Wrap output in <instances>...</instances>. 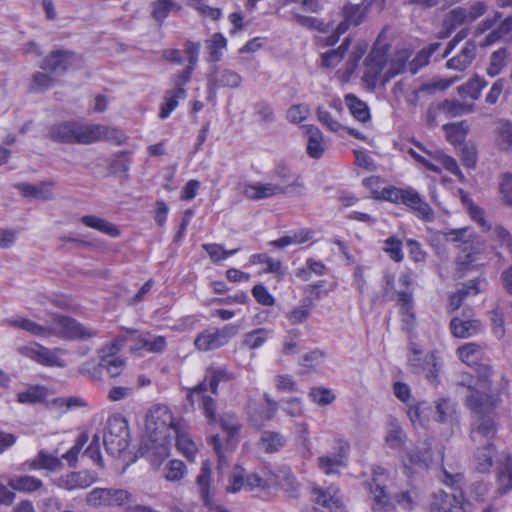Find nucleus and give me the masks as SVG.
I'll use <instances>...</instances> for the list:
<instances>
[{"label":"nucleus","instance_id":"nucleus-3","mask_svg":"<svg viewBox=\"0 0 512 512\" xmlns=\"http://www.w3.org/2000/svg\"><path fill=\"white\" fill-rule=\"evenodd\" d=\"M376 199H382L394 204H404L410 208L419 219L425 222H431L434 219V212L431 206L424 201L420 194L412 187L398 188L388 186L383 188L380 195L375 196Z\"/></svg>","mask_w":512,"mask_h":512},{"label":"nucleus","instance_id":"nucleus-50","mask_svg":"<svg viewBox=\"0 0 512 512\" xmlns=\"http://www.w3.org/2000/svg\"><path fill=\"white\" fill-rule=\"evenodd\" d=\"M186 95H180L174 90H168L164 97V102L161 104L159 117L166 119L170 116L172 111L178 106V100L184 98Z\"/></svg>","mask_w":512,"mask_h":512},{"label":"nucleus","instance_id":"nucleus-64","mask_svg":"<svg viewBox=\"0 0 512 512\" xmlns=\"http://www.w3.org/2000/svg\"><path fill=\"white\" fill-rule=\"evenodd\" d=\"M500 194L505 204L512 206V174L505 173L500 181Z\"/></svg>","mask_w":512,"mask_h":512},{"label":"nucleus","instance_id":"nucleus-35","mask_svg":"<svg viewBox=\"0 0 512 512\" xmlns=\"http://www.w3.org/2000/svg\"><path fill=\"white\" fill-rule=\"evenodd\" d=\"M48 390L41 385L29 386L26 391L17 394V401L21 404H38L46 401Z\"/></svg>","mask_w":512,"mask_h":512},{"label":"nucleus","instance_id":"nucleus-56","mask_svg":"<svg viewBox=\"0 0 512 512\" xmlns=\"http://www.w3.org/2000/svg\"><path fill=\"white\" fill-rule=\"evenodd\" d=\"M152 6V17L159 24H162L172 8L176 6V4L172 0H156L153 2Z\"/></svg>","mask_w":512,"mask_h":512},{"label":"nucleus","instance_id":"nucleus-42","mask_svg":"<svg viewBox=\"0 0 512 512\" xmlns=\"http://www.w3.org/2000/svg\"><path fill=\"white\" fill-rule=\"evenodd\" d=\"M175 434L176 446L187 458L193 457L197 451L195 443L191 440L190 436L179 428L175 427L173 431Z\"/></svg>","mask_w":512,"mask_h":512},{"label":"nucleus","instance_id":"nucleus-32","mask_svg":"<svg viewBox=\"0 0 512 512\" xmlns=\"http://www.w3.org/2000/svg\"><path fill=\"white\" fill-rule=\"evenodd\" d=\"M496 144L503 151H512V122L500 119L495 128Z\"/></svg>","mask_w":512,"mask_h":512},{"label":"nucleus","instance_id":"nucleus-2","mask_svg":"<svg viewBox=\"0 0 512 512\" xmlns=\"http://www.w3.org/2000/svg\"><path fill=\"white\" fill-rule=\"evenodd\" d=\"M469 394L466 396L465 404L474 414L471 438L476 441L478 436L485 439L494 438L496 434L495 408L497 397L472 388L469 384Z\"/></svg>","mask_w":512,"mask_h":512},{"label":"nucleus","instance_id":"nucleus-61","mask_svg":"<svg viewBox=\"0 0 512 512\" xmlns=\"http://www.w3.org/2000/svg\"><path fill=\"white\" fill-rule=\"evenodd\" d=\"M437 109L449 117H455L464 113V105L457 100L445 99L437 105Z\"/></svg>","mask_w":512,"mask_h":512},{"label":"nucleus","instance_id":"nucleus-16","mask_svg":"<svg viewBox=\"0 0 512 512\" xmlns=\"http://www.w3.org/2000/svg\"><path fill=\"white\" fill-rule=\"evenodd\" d=\"M370 493L372 494L373 512H395V502L392 493L387 492L383 483L370 484Z\"/></svg>","mask_w":512,"mask_h":512},{"label":"nucleus","instance_id":"nucleus-19","mask_svg":"<svg viewBox=\"0 0 512 512\" xmlns=\"http://www.w3.org/2000/svg\"><path fill=\"white\" fill-rule=\"evenodd\" d=\"M477 53V46L473 40H468L461 52L449 59L446 62V67L449 69L464 71L475 59Z\"/></svg>","mask_w":512,"mask_h":512},{"label":"nucleus","instance_id":"nucleus-52","mask_svg":"<svg viewBox=\"0 0 512 512\" xmlns=\"http://www.w3.org/2000/svg\"><path fill=\"white\" fill-rule=\"evenodd\" d=\"M268 335V330L265 328H258L245 334L242 344L250 349H257L261 347Z\"/></svg>","mask_w":512,"mask_h":512},{"label":"nucleus","instance_id":"nucleus-55","mask_svg":"<svg viewBox=\"0 0 512 512\" xmlns=\"http://www.w3.org/2000/svg\"><path fill=\"white\" fill-rule=\"evenodd\" d=\"M309 397L320 406L331 404L335 400L332 390L324 387H313L309 391Z\"/></svg>","mask_w":512,"mask_h":512},{"label":"nucleus","instance_id":"nucleus-20","mask_svg":"<svg viewBox=\"0 0 512 512\" xmlns=\"http://www.w3.org/2000/svg\"><path fill=\"white\" fill-rule=\"evenodd\" d=\"M449 327L453 336L457 338H468L480 332L482 325L479 320H463L461 318L454 317L450 321Z\"/></svg>","mask_w":512,"mask_h":512},{"label":"nucleus","instance_id":"nucleus-54","mask_svg":"<svg viewBox=\"0 0 512 512\" xmlns=\"http://www.w3.org/2000/svg\"><path fill=\"white\" fill-rule=\"evenodd\" d=\"M206 392L207 384L202 382H199L196 386L189 389L186 400L191 410H195V405L198 404L199 406L204 401V399L208 397Z\"/></svg>","mask_w":512,"mask_h":512},{"label":"nucleus","instance_id":"nucleus-31","mask_svg":"<svg viewBox=\"0 0 512 512\" xmlns=\"http://www.w3.org/2000/svg\"><path fill=\"white\" fill-rule=\"evenodd\" d=\"M109 356L101 358L97 366H93V377L100 378L103 369H106L110 377L115 378L121 374L123 367L125 366V360L122 358L109 359Z\"/></svg>","mask_w":512,"mask_h":512},{"label":"nucleus","instance_id":"nucleus-30","mask_svg":"<svg viewBox=\"0 0 512 512\" xmlns=\"http://www.w3.org/2000/svg\"><path fill=\"white\" fill-rule=\"evenodd\" d=\"M344 100L350 113L357 121L366 123L370 120L371 115L368 105L355 94H346Z\"/></svg>","mask_w":512,"mask_h":512},{"label":"nucleus","instance_id":"nucleus-34","mask_svg":"<svg viewBox=\"0 0 512 512\" xmlns=\"http://www.w3.org/2000/svg\"><path fill=\"white\" fill-rule=\"evenodd\" d=\"M314 496L317 504H320L331 510H337L342 507V501L338 495V491L333 487H329L327 490L320 488L314 489Z\"/></svg>","mask_w":512,"mask_h":512},{"label":"nucleus","instance_id":"nucleus-10","mask_svg":"<svg viewBox=\"0 0 512 512\" xmlns=\"http://www.w3.org/2000/svg\"><path fill=\"white\" fill-rule=\"evenodd\" d=\"M76 54L70 50L58 49L50 52L40 68L55 77L64 75L75 62Z\"/></svg>","mask_w":512,"mask_h":512},{"label":"nucleus","instance_id":"nucleus-40","mask_svg":"<svg viewBox=\"0 0 512 512\" xmlns=\"http://www.w3.org/2000/svg\"><path fill=\"white\" fill-rule=\"evenodd\" d=\"M487 85V82L475 75L468 82L458 87V93L462 97H470L474 100L479 99L481 90Z\"/></svg>","mask_w":512,"mask_h":512},{"label":"nucleus","instance_id":"nucleus-6","mask_svg":"<svg viewBox=\"0 0 512 512\" xmlns=\"http://www.w3.org/2000/svg\"><path fill=\"white\" fill-rule=\"evenodd\" d=\"M103 443L108 454L119 457L129 445L128 423L120 414L110 416L107 420Z\"/></svg>","mask_w":512,"mask_h":512},{"label":"nucleus","instance_id":"nucleus-5","mask_svg":"<svg viewBox=\"0 0 512 512\" xmlns=\"http://www.w3.org/2000/svg\"><path fill=\"white\" fill-rule=\"evenodd\" d=\"M90 125L81 124L78 121H60L48 127L46 137L58 144H89Z\"/></svg>","mask_w":512,"mask_h":512},{"label":"nucleus","instance_id":"nucleus-13","mask_svg":"<svg viewBox=\"0 0 512 512\" xmlns=\"http://www.w3.org/2000/svg\"><path fill=\"white\" fill-rule=\"evenodd\" d=\"M242 77L231 69L219 71L214 65L207 76V89L210 95H215L217 87L237 88L241 85Z\"/></svg>","mask_w":512,"mask_h":512},{"label":"nucleus","instance_id":"nucleus-25","mask_svg":"<svg viewBox=\"0 0 512 512\" xmlns=\"http://www.w3.org/2000/svg\"><path fill=\"white\" fill-rule=\"evenodd\" d=\"M234 379V376L232 373H230L226 368L224 367H209L206 370L204 379L201 381L202 383L207 384V390L210 389V391L213 394H218V386L221 382H228Z\"/></svg>","mask_w":512,"mask_h":512},{"label":"nucleus","instance_id":"nucleus-17","mask_svg":"<svg viewBox=\"0 0 512 512\" xmlns=\"http://www.w3.org/2000/svg\"><path fill=\"white\" fill-rule=\"evenodd\" d=\"M286 193L287 187L273 183L248 184L244 188L245 197L254 201Z\"/></svg>","mask_w":512,"mask_h":512},{"label":"nucleus","instance_id":"nucleus-62","mask_svg":"<svg viewBox=\"0 0 512 512\" xmlns=\"http://www.w3.org/2000/svg\"><path fill=\"white\" fill-rule=\"evenodd\" d=\"M255 114L263 123H272L275 120L272 106L267 101H259L253 105Z\"/></svg>","mask_w":512,"mask_h":512},{"label":"nucleus","instance_id":"nucleus-48","mask_svg":"<svg viewBox=\"0 0 512 512\" xmlns=\"http://www.w3.org/2000/svg\"><path fill=\"white\" fill-rule=\"evenodd\" d=\"M166 338L164 336H157L154 340H149L141 337L138 340V345L132 350L144 349L151 353H162L166 349Z\"/></svg>","mask_w":512,"mask_h":512},{"label":"nucleus","instance_id":"nucleus-33","mask_svg":"<svg viewBox=\"0 0 512 512\" xmlns=\"http://www.w3.org/2000/svg\"><path fill=\"white\" fill-rule=\"evenodd\" d=\"M194 345L198 350L204 352L215 350L224 346L215 328L205 330L198 334L194 340Z\"/></svg>","mask_w":512,"mask_h":512},{"label":"nucleus","instance_id":"nucleus-44","mask_svg":"<svg viewBox=\"0 0 512 512\" xmlns=\"http://www.w3.org/2000/svg\"><path fill=\"white\" fill-rule=\"evenodd\" d=\"M31 357L42 365L63 367V360L43 346H40L38 350H33Z\"/></svg>","mask_w":512,"mask_h":512},{"label":"nucleus","instance_id":"nucleus-22","mask_svg":"<svg viewBox=\"0 0 512 512\" xmlns=\"http://www.w3.org/2000/svg\"><path fill=\"white\" fill-rule=\"evenodd\" d=\"M492 440L493 438L486 439V444L475 453L474 468L479 473H488L493 465L496 450Z\"/></svg>","mask_w":512,"mask_h":512},{"label":"nucleus","instance_id":"nucleus-37","mask_svg":"<svg viewBox=\"0 0 512 512\" xmlns=\"http://www.w3.org/2000/svg\"><path fill=\"white\" fill-rule=\"evenodd\" d=\"M218 423L227 435V446H233L236 442V436L240 430V424L233 413H227L218 417Z\"/></svg>","mask_w":512,"mask_h":512},{"label":"nucleus","instance_id":"nucleus-4","mask_svg":"<svg viewBox=\"0 0 512 512\" xmlns=\"http://www.w3.org/2000/svg\"><path fill=\"white\" fill-rule=\"evenodd\" d=\"M408 355V367L411 373L424 375L426 380L437 386L440 383V370L442 364L437 351H431L422 357V350L416 343H410Z\"/></svg>","mask_w":512,"mask_h":512},{"label":"nucleus","instance_id":"nucleus-47","mask_svg":"<svg viewBox=\"0 0 512 512\" xmlns=\"http://www.w3.org/2000/svg\"><path fill=\"white\" fill-rule=\"evenodd\" d=\"M443 129L446 131L448 140L453 144L464 142L468 133V127L464 122L445 124Z\"/></svg>","mask_w":512,"mask_h":512},{"label":"nucleus","instance_id":"nucleus-23","mask_svg":"<svg viewBox=\"0 0 512 512\" xmlns=\"http://www.w3.org/2000/svg\"><path fill=\"white\" fill-rule=\"evenodd\" d=\"M90 132L92 135L89 136V144L100 140H109L115 141L118 145H121L125 138L120 130L100 124L90 125L89 133Z\"/></svg>","mask_w":512,"mask_h":512},{"label":"nucleus","instance_id":"nucleus-8","mask_svg":"<svg viewBox=\"0 0 512 512\" xmlns=\"http://www.w3.org/2000/svg\"><path fill=\"white\" fill-rule=\"evenodd\" d=\"M131 499L132 494L125 489L97 487L87 494L86 503L95 508L116 507L130 503Z\"/></svg>","mask_w":512,"mask_h":512},{"label":"nucleus","instance_id":"nucleus-15","mask_svg":"<svg viewBox=\"0 0 512 512\" xmlns=\"http://www.w3.org/2000/svg\"><path fill=\"white\" fill-rule=\"evenodd\" d=\"M98 475L94 471L83 470L77 472H70L66 475L60 476L56 484L58 487L68 491L75 489H85L96 482Z\"/></svg>","mask_w":512,"mask_h":512},{"label":"nucleus","instance_id":"nucleus-27","mask_svg":"<svg viewBox=\"0 0 512 512\" xmlns=\"http://www.w3.org/2000/svg\"><path fill=\"white\" fill-rule=\"evenodd\" d=\"M86 227L98 230L112 238L120 236V230L113 223L95 215H84L80 219Z\"/></svg>","mask_w":512,"mask_h":512},{"label":"nucleus","instance_id":"nucleus-36","mask_svg":"<svg viewBox=\"0 0 512 512\" xmlns=\"http://www.w3.org/2000/svg\"><path fill=\"white\" fill-rule=\"evenodd\" d=\"M395 507L399 506L404 511H412L417 506L418 491L416 487L392 493Z\"/></svg>","mask_w":512,"mask_h":512},{"label":"nucleus","instance_id":"nucleus-26","mask_svg":"<svg viewBox=\"0 0 512 512\" xmlns=\"http://www.w3.org/2000/svg\"><path fill=\"white\" fill-rule=\"evenodd\" d=\"M286 444L285 437L276 431L265 430L261 433L258 445L265 453L272 454L280 451Z\"/></svg>","mask_w":512,"mask_h":512},{"label":"nucleus","instance_id":"nucleus-45","mask_svg":"<svg viewBox=\"0 0 512 512\" xmlns=\"http://www.w3.org/2000/svg\"><path fill=\"white\" fill-rule=\"evenodd\" d=\"M227 45V39L221 33H215L212 40L207 41V48L209 55L207 58L208 62L216 63L221 60L222 53L221 49Z\"/></svg>","mask_w":512,"mask_h":512},{"label":"nucleus","instance_id":"nucleus-12","mask_svg":"<svg viewBox=\"0 0 512 512\" xmlns=\"http://www.w3.org/2000/svg\"><path fill=\"white\" fill-rule=\"evenodd\" d=\"M463 493L435 492L430 503V512H460L465 510Z\"/></svg>","mask_w":512,"mask_h":512},{"label":"nucleus","instance_id":"nucleus-7","mask_svg":"<svg viewBox=\"0 0 512 512\" xmlns=\"http://www.w3.org/2000/svg\"><path fill=\"white\" fill-rule=\"evenodd\" d=\"M51 336L65 340H86L97 335L95 330L85 327L76 319L61 314H54L51 319Z\"/></svg>","mask_w":512,"mask_h":512},{"label":"nucleus","instance_id":"nucleus-60","mask_svg":"<svg viewBox=\"0 0 512 512\" xmlns=\"http://www.w3.org/2000/svg\"><path fill=\"white\" fill-rule=\"evenodd\" d=\"M186 472V465L181 460H171L167 467L165 478L168 481H178L183 478Z\"/></svg>","mask_w":512,"mask_h":512},{"label":"nucleus","instance_id":"nucleus-43","mask_svg":"<svg viewBox=\"0 0 512 512\" xmlns=\"http://www.w3.org/2000/svg\"><path fill=\"white\" fill-rule=\"evenodd\" d=\"M312 299L307 297L302 300L300 307L294 308L287 314V319L291 325L304 323L311 314Z\"/></svg>","mask_w":512,"mask_h":512},{"label":"nucleus","instance_id":"nucleus-51","mask_svg":"<svg viewBox=\"0 0 512 512\" xmlns=\"http://www.w3.org/2000/svg\"><path fill=\"white\" fill-rule=\"evenodd\" d=\"M88 434L86 432H82L77 437L76 443L71 447L63 456L65 460H67L70 467L76 468L77 466V458L82 450L83 446L88 442Z\"/></svg>","mask_w":512,"mask_h":512},{"label":"nucleus","instance_id":"nucleus-11","mask_svg":"<svg viewBox=\"0 0 512 512\" xmlns=\"http://www.w3.org/2000/svg\"><path fill=\"white\" fill-rule=\"evenodd\" d=\"M387 57L383 49H372L364 60V82L372 89L377 86L381 73L386 66Z\"/></svg>","mask_w":512,"mask_h":512},{"label":"nucleus","instance_id":"nucleus-38","mask_svg":"<svg viewBox=\"0 0 512 512\" xmlns=\"http://www.w3.org/2000/svg\"><path fill=\"white\" fill-rule=\"evenodd\" d=\"M9 486L20 492H34L43 486V482L30 475L17 476L9 480Z\"/></svg>","mask_w":512,"mask_h":512},{"label":"nucleus","instance_id":"nucleus-58","mask_svg":"<svg viewBox=\"0 0 512 512\" xmlns=\"http://www.w3.org/2000/svg\"><path fill=\"white\" fill-rule=\"evenodd\" d=\"M296 22L300 24L301 26L315 29L319 32L326 33L330 30L331 25L330 23H325L321 19H318L316 17L311 16H304L297 14L295 16Z\"/></svg>","mask_w":512,"mask_h":512},{"label":"nucleus","instance_id":"nucleus-9","mask_svg":"<svg viewBox=\"0 0 512 512\" xmlns=\"http://www.w3.org/2000/svg\"><path fill=\"white\" fill-rule=\"evenodd\" d=\"M432 457L431 444L427 441L407 449L402 457L405 473L412 476L417 469L426 470L432 462Z\"/></svg>","mask_w":512,"mask_h":512},{"label":"nucleus","instance_id":"nucleus-39","mask_svg":"<svg viewBox=\"0 0 512 512\" xmlns=\"http://www.w3.org/2000/svg\"><path fill=\"white\" fill-rule=\"evenodd\" d=\"M29 467L33 470L46 469L53 471L61 468L62 462L57 457L44 450H40L37 457L29 463Z\"/></svg>","mask_w":512,"mask_h":512},{"label":"nucleus","instance_id":"nucleus-41","mask_svg":"<svg viewBox=\"0 0 512 512\" xmlns=\"http://www.w3.org/2000/svg\"><path fill=\"white\" fill-rule=\"evenodd\" d=\"M211 467L208 460L202 463L200 473L196 482L199 486L201 498L205 506H209V486H210Z\"/></svg>","mask_w":512,"mask_h":512},{"label":"nucleus","instance_id":"nucleus-63","mask_svg":"<svg viewBox=\"0 0 512 512\" xmlns=\"http://www.w3.org/2000/svg\"><path fill=\"white\" fill-rule=\"evenodd\" d=\"M251 292L259 304L263 306H273L275 304V298L268 292L263 284L255 285Z\"/></svg>","mask_w":512,"mask_h":512},{"label":"nucleus","instance_id":"nucleus-18","mask_svg":"<svg viewBox=\"0 0 512 512\" xmlns=\"http://www.w3.org/2000/svg\"><path fill=\"white\" fill-rule=\"evenodd\" d=\"M497 493L505 495L512 491V457L503 455V459L497 462L496 467Z\"/></svg>","mask_w":512,"mask_h":512},{"label":"nucleus","instance_id":"nucleus-14","mask_svg":"<svg viewBox=\"0 0 512 512\" xmlns=\"http://www.w3.org/2000/svg\"><path fill=\"white\" fill-rule=\"evenodd\" d=\"M369 13L363 4L347 1L341 8L343 20L340 22V32H346L350 26H360L366 21Z\"/></svg>","mask_w":512,"mask_h":512},{"label":"nucleus","instance_id":"nucleus-57","mask_svg":"<svg viewBox=\"0 0 512 512\" xmlns=\"http://www.w3.org/2000/svg\"><path fill=\"white\" fill-rule=\"evenodd\" d=\"M468 22L467 10L463 7H457L449 11L444 18V25H449L451 29Z\"/></svg>","mask_w":512,"mask_h":512},{"label":"nucleus","instance_id":"nucleus-29","mask_svg":"<svg viewBox=\"0 0 512 512\" xmlns=\"http://www.w3.org/2000/svg\"><path fill=\"white\" fill-rule=\"evenodd\" d=\"M273 177L277 178L281 182V186L289 188H302L303 184L299 181L300 176L294 172L283 162L280 161L276 164L273 170Z\"/></svg>","mask_w":512,"mask_h":512},{"label":"nucleus","instance_id":"nucleus-21","mask_svg":"<svg viewBox=\"0 0 512 512\" xmlns=\"http://www.w3.org/2000/svg\"><path fill=\"white\" fill-rule=\"evenodd\" d=\"M304 128L307 135L306 152L308 156L313 159L321 158L325 151L321 130L314 125H306Z\"/></svg>","mask_w":512,"mask_h":512},{"label":"nucleus","instance_id":"nucleus-53","mask_svg":"<svg viewBox=\"0 0 512 512\" xmlns=\"http://www.w3.org/2000/svg\"><path fill=\"white\" fill-rule=\"evenodd\" d=\"M435 405L436 409V416L435 420L439 423H445L449 420V418L452 417L453 413L455 412V408L452 405L449 398H440L437 400Z\"/></svg>","mask_w":512,"mask_h":512},{"label":"nucleus","instance_id":"nucleus-24","mask_svg":"<svg viewBox=\"0 0 512 512\" xmlns=\"http://www.w3.org/2000/svg\"><path fill=\"white\" fill-rule=\"evenodd\" d=\"M407 435L401 427L399 421L390 417L388 421V429L385 436V442L392 450H400L406 443Z\"/></svg>","mask_w":512,"mask_h":512},{"label":"nucleus","instance_id":"nucleus-46","mask_svg":"<svg viewBox=\"0 0 512 512\" xmlns=\"http://www.w3.org/2000/svg\"><path fill=\"white\" fill-rule=\"evenodd\" d=\"M55 81L56 77L49 72H36L33 74L30 90L35 93L45 92Z\"/></svg>","mask_w":512,"mask_h":512},{"label":"nucleus","instance_id":"nucleus-59","mask_svg":"<svg viewBox=\"0 0 512 512\" xmlns=\"http://www.w3.org/2000/svg\"><path fill=\"white\" fill-rule=\"evenodd\" d=\"M131 163L130 153L127 151H120L116 154L115 158L111 161L109 169L113 174L126 173L129 170Z\"/></svg>","mask_w":512,"mask_h":512},{"label":"nucleus","instance_id":"nucleus-1","mask_svg":"<svg viewBox=\"0 0 512 512\" xmlns=\"http://www.w3.org/2000/svg\"><path fill=\"white\" fill-rule=\"evenodd\" d=\"M178 424L166 405H154L146 415L145 432L136 457H145L153 467H159L169 455L171 431Z\"/></svg>","mask_w":512,"mask_h":512},{"label":"nucleus","instance_id":"nucleus-28","mask_svg":"<svg viewBox=\"0 0 512 512\" xmlns=\"http://www.w3.org/2000/svg\"><path fill=\"white\" fill-rule=\"evenodd\" d=\"M50 185L52 184L48 182H42L40 185L23 182L16 184L15 188L18 189L24 197L47 201L53 198L52 191L47 188Z\"/></svg>","mask_w":512,"mask_h":512},{"label":"nucleus","instance_id":"nucleus-49","mask_svg":"<svg viewBox=\"0 0 512 512\" xmlns=\"http://www.w3.org/2000/svg\"><path fill=\"white\" fill-rule=\"evenodd\" d=\"M383 251L397 263L401 262L404 258L402 252V241L395 235L388 237L384 241Z\"/></svg>","mask_w":512,"mask_h":512}]
</instances>
